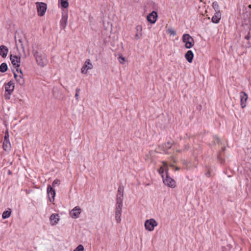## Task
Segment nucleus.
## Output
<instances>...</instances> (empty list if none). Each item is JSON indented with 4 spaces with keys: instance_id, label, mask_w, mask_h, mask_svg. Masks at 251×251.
I'll return each mask as SVG.
<instances>
[{
    "instance_id": "obj_1",
    "label": "nucleus",
    "mask_w": 251,
    "mask_h": 251,
    "mask_svg": "<svg viewBox=\"0 0 251 251\" xmlns=\"http://www.w3.org/2000/svg\"><path fill=\"white\" fill-rule=\"evenodd\" d=\"M118 193L116 205L115 220L117 223H120L121 221V216L123 207V194H121L120 189L118 190Z\"/></svg>"
},
{
    "instance_id": "obj_2",
    "label": "nucleus",
    "mask_w": 251,
    "mask_h": 251,
    "mask_svg": "<svg viewBox=\"0 0 251 251\" xmlns=\"http://www.w3.org/2000/svg\"><path fill=\"white\" fill-rule=\"evenodd\" d=\"M162 177L163 178V181L165 185L168 187L172 188H174L176 187V183L175 180L171 177L168 174H166V175H162Z\"/></svg>"
},
{
    "instance_id": "obj_3",
    "label": "nucleus",
    "mask_w": 251,
    "mask_h": 251,
    "mask_svg": "<svg viewBox=\"0 0 251 251\" xmlns=\"http://www.w3.org/2000/svg\"><path fill=\"white\" fill-rule=\"evenodd\" d=\"M60 183V180L58 179H55L53 181L52 183V187L50 186H48V195H51V198H50V202H53L54 201V197L55 196V191L53 188V187H55L56 186H58Z\"/></svg>"
},
{
    "instance_id": "obj_4",
    "label": "nucleus",
    "mask_w": 251,
    "mask_h": 251,
    "mask_svg": "<svg viewBox=\"0 0 251 251\" xmlns=\"http://www.w3.org/2000/svg\"><path fill=\"white\" fill-rule=\"evenodd\" d=\"M157 225V222L154 219L147 220L144 224L145 229L149 231H153Z\"/></svg>"
},
{
    "instance_id": "obj_5",
    "label": "nucleus",
    "mask_w": 251,
    "mask_h": 251,
    "mask_svg": "<svg viewBox=\"0 0 251 251\" xmlns=\"http://www.w3.org/2000/svg\"><path fill=\"white\" fill-rule=\"evenodd\" d=\"M182 41L187 49H190L194 45L193 38L188 34H185L182 36Z\"/></svg>"
},
{
    "instance_id": "obj_6",
    "label": "nucleus",
    "mask_w": 251,
    "mask_h": 251,
    "mask_svg": "<svg viewBox=\"0 0 251 251\" xmlns=\"http://www.w3.org/2000/svg\"><path fill=\"white\" fill-rule=\"evenodd\" d=\"M36 5L38 15L43 16L47 9V4L44 2H37L36 3Z\"/></svg>"
},
{
    "instance_id": "obj_7",
    "label": "nucleus",
    "mask_w": 251,
    "mask_h": 251,
    "mask_svg": "<svg viewBox=\"0 0 251 251\" xmlns=\"http://www.w3.org/2000/svg\"><path fill=\"white\" fill-rule=\"evenodd\" d=\"M16 72L18 73H20V75H18L15 72H14V77L20 85H23L25 83V80L23 77L22 71L21 69L17 68Z\"/></svg>"
},
{
    "instance_id": "obj_8",
    "label": "nucleus",
    "mask_w": 251,
    "mask_h": 251,
    "mask_svg": "<svg viewBox=\"0 0 251 251\" xmlns=\"http://www.w3.org/2000/svg\"><path fill=\"white\" fill-rule=\"evenodd\" d=\"M93 68V65L91 62L90 59H87L84 63V65L81 69V72L82 74H86L89 70H91Z\"/></svg>"
},
{
    "instance_id": "obj_9",
    "label": "nucleus",
    "mask_w": 251,
    "mask_h": 251,
    "mask_svg": "<svg viewBox=\"0 0 251 251\" xmlns=\"http://www.w3.org/2000/svg\"><path fill=\"white\" fill-rule=\"evenodd\" d=\"M81 212V209L79 206L75 207L70 212V215L72 218L76 219L79 217Z\"/></svg>"
},
{
    "instance_id": "obj_10",
    "label": "nucleus",
    "mask_w": 251,
    "mask_h": 251,
    "mask_svg": "<svg viewBox=\"0 0 251 251\" xmlns=\"http://www.w3.org/2000/svg\"><path fill=\"white\" fill-rule=\"evenodd\" d=\"M36 61L39 65L41 67L46 66L47 60L45 55L39 54L36 57Z\"/></svg>"
},
{
    "instance_id": "obj_11",
    "label": "nucleus",
    "mask_w": 251,
    "mask_h": 251,
    "mask_svg": "<svg viewBox=\"0 0 251 251\" xmlns=\"http://www.w3.org/2000/svg\"><path fill=\"white\" fill-rule=\"evenodd\" d=\"M240 98L241 106L242 108H244L246 106V102L248 99V95L242 91L240 93Z\"/></svg>"
},
{
    "instance_id": "obj_12",
    "label": "nucleus",
    "mask_w": 251,
    "mask_h": 251,
    "mask_svg": "<svg viewBox=\"0 0 251 251\" xmlns=\"http://www.w3.org/2000/svg\"><path fill=\"white\" fill-rule=\"evenodd\" d=\"M157 13L155 11H152L147 16V20L151 24H154L157 20Z\"/></svg>"
},
{
    "instance_id": "obj_13",
    "label": "nucleus",
    "mask_w": 251,
    "mask_h": 251,
    "mask_svg": "<svg viewBox=\"0 0 251 251\" xmlns=\"http://www.w3.org/2000/svg\"><path fill=\"white\" fill-rule=\"evenodd\" d=\"M10 60L11 61V63L13 66H16L18 68L20 66V57H18L17 55H10Z\"/></svg>"
},
{
    "instance_id": "obj_14",
    "label": "nucleus",
    "mask_w": 251,
    "mask_h": 251,
    "mask_svg": "<svg viewBox=\"0 0 251 251\" xmlns=\"http://www.w3.org/2000/svg\"><path fill=\"white\" fill-rule=\"evenodd\" d=\"M60 218L58 214H53L50 217V224L51 226H55L58 224Z\"/></svg>"
},
{
    "instance_id": "obj_15",
    "label": "nucleus",
    "mask_w": 251,
    "mask_h": 251,
    "mask_svg": "<svg viewBox=\"0 0 251 251\" xmlns=\"http://www.w3.org/2000/svg\"><path fill=\"white\" fill-rule=\"evenodd\" d=\"M162 163L163 164V165L162 166L160 167V168L159 169L158 172H159V173L161 176L162 175H165V176L166 174H168V164H167V162L166 161H163Z\"/></svg>"
},
{
    "instance_id": "obj_16",
    "label": "nucleus",
    "mask_w": 251,
    "mask_h": 251,
    "mask_svg": "<svg viewBox=\"0 0 251 251\" xmlns=\"http://www.w3.org/2000/svg\"><path fill=\"white\" fill-rule=\"evenodd\" d=\"M135 29L136 30V33L135 35V39L136 40H139L142 37L143 35L142 26L140 25H137L135 27Z\"/></svg>"
},
{
    "instance_id": "obj_17",
    "label": "nucleus",
    "mask_w": 251,
    "mask_h": 251,
    "mask_svg": "<svg viewBox=\"0 0 251 251\" xmlns=\"http://www.w3.org/2000/svg\"><path fill=\"white\" fill-rule=\"evenodd\" d=\"M68 23V15L63 14L62 16L60 22V26L62 28L64 29Z\"/></svg>"
},
{
    "instance_id": "obj_18",
    "label": "nucleus",
    "mask_w": 251,
    "mask_h": 251,
    "mask_svg": "<svg viewBox=\"0 0 251 251\" xmlns=\"http://www.w3.org/2000/svg\"><path fill=\"white\" fill-rule=\"evenodd\" d=\"M5 92L6 93H9V94H12V92L14 89V83L11 81L8 82L7 83L5 84Z\"/></svg>"
},
{
    "instance_id": "obj_19",
    "label": "nucleus",
    "mask_w": 251,
    "mask_h": 251,
    "mask_svg": "<svg viewBox=\"0 0 251 251\" xmlns=\"http://www.w3.org/2000/svg\"><path fill=\"white\" fill-rule=\"evenodd\" d=\"M221 18V13L220 11H216L214 15L212 18V21L216 24L219 22Z\"/></svg>"
},
{
    "instance_id": "obj_20",
    "label": "nucleus",
    "mask_w": 251,
    "mask_h": 251,
    "mask_svg": "<svg viewBox=\"0 0 251 251\" xmlns=\"http://www.w3.org/2000/svg\"><path fill=\"white\" fill-rule=\"evenodd\" d=\"M8 49L7 47L4 45L0 46V54L3 58H5L7 55Z\"/></svg>"
},
{
    "instance_id": "obj_21",
    "label": "nucleus",
    "mask_w": 251,
    "mask_h": 251,
    "mask_svg": "<svg viewBox=\"0 0 251 251\" xmlns=\"http://www.w3.org/2000/svg\"><path fill=\"white\" fill-rule=\"evenodd\" d=\"M194 57V54L193 52L189 50L187 51V52L185 54V57L186 59L188 61L189 63H192L193 61Z\"/></svg>"
},
{
    "instance_id": "obj_22",
    "label": "nucleus",
    "mask_w": 251,
    "mask_h": 251,
    "mask_svg": "<svg viewBox=\"0 0 251 251\" xmlns=\"http://www.w3.org/2000/svg\"><path fill=\"white\" fill-rule=\"evenodd\" d=\"M3 149L6 151H9L11 149V144L9 140H3Z\"/></svg>"
},
{
    "instance_id": "obj_23",
    "label": "nucleus",
    "mask_w": 251,
    "mask_h": 251,
    "mask_svg": "<svg viewBox=\"0 0 251 251\" xmlns=\"http://www.w3.org/2000/svg\"><path fill=\"white\" fill-rule=\"evenodd\" d=\"M7 69H8V67H7L6 63H2L0 65V72L4 73L6 71H7Z\"/></svg>"
},
{
    "instance_id": "obj_24",
    "label": "nucleus",
    "mask_w": 251,
    "mask_h": 251,
    "mask_svg": "<svg viewBox=\"0 0 251 251\" xmlns=\"http://www.w3.org/2000/svg\"><path fill=\"white\" fill-rule=\"evenodd\" d=\"M60 4L62 7L66 8L69 6L68 0H60Z\"/></svg>"
},
{
    "instance_id": "obj_25",
    "label": "nucleus",
    "mask_w": 251,
    "mask_h": 251,
    "mask_svg": "<svg viewBox=\"0 0 251 251\" xmlns=\"http://www.w3.org/2000/svg\"><path fill=\"white\" fill-rule=\"evenodd\" d=\"M11 211H5L2 213V218L3 219H7L9 218L10 216L11 215Z\"/></svg>"
},
{
    "instance_id": "obj_26",
    "label": "nucleus",
    "mask_w": 251,
    "mask_h": 251,
    "mask_svg": "<svg viewBox=\"0 0 251 251\" xmlns=\"http://www.w3.org/2000/svg\"><path fill=\"white\" fill-rule=\"evenodd\" d=\"M172 144L169 142L164 144L163 146L164 150L165 151L166 150L171 148V147H172Z\"/></svg>"
},
{
    "instance_id": "obj_27",
    "label": "nucleus",
    "mask_w": 251,
    "mask_h": 251,
    "mask_svg": "<svg viewBox=\"0 0 251 251\" xmlns=\"http://www.w3.org/2000/svg\"><path fill=\"white\" fill-rule=\"evenodd\" d=\"M167 32L169 34H170V35L173 36H175L176 34V31L174 30V29H173L172 28H170L168 29Z\"/></svg>"
},
{
    "instance_id": "obj_28",
    "label": "nucleus",
    "mask_w": 251,
    "mask_h": 251,
    "mask_svg": "<svg viewBox=\"0 0 251 251\" xmlns=\"http://www.w3.org/2000/svg\"><path fill=\"white\" fill-rule=\"evenodd\" d=\"M84 247L82 245H78L74 251H84Z\"/></svg>"
},
{
    "instance_id": "obj_29",
    "label": "nucleus",
    "mask_w": 251,
    "mask_h": 251,
    "mask_svg": "<svg viewBox=\"0 0 251 251\" xmlns=\"http://www.w3.org/2000/svg\"><path fill=\"white\" fill-rule=\"evenodd\" d=\"M212 6L216 11H218V10L219 5L217 2H213Z\"/></svg>"
},
{
    "instance_id": "obj_30",
    "label": "nucleus",
    "mask_w": 251,
    "mask_h": 251,
    "mask_svg": "<svg viewBox=\"0 0 251 251\" xmlns=\"http://www.w3.org/2000/svg\"><path fill=\"white\" fill-rule=\"evenodd\" d=\"M118 59H119V61L120 63H121L122 64H124L125 63V58L124 57L120 56L118 58Z\"/></svg>"
},
{
    "instance_id": "obj_31",
    "label": "nucleus",
    "mask_w": 251,
    "mask_h": 251,
    "mask_svg": "<svg viewBox=\"0 0 251 251\" xmlns=\"http://www.w3.org/2000/svg\"><path fill=\"white\" fill-rule=\"evenodd\" d=\"M9 133H8V131L7 130L5 133V135H4V140H9Z\"/></svg>"
},
{
    "instance_id": "obj_32",
    "label": "nucleus",
    "mask_w": 251,
    "mask_h": 251,
    "mask_svg": "<svg viewBox=\"0 0 251 251\" xmlns=\"http://www.w3.org/2000/svg\"><path fill=\"white\" fill-rule=\"evenodd\" d=\"M11 94H9V93H7L5 94V98L7 100H9L10 98V95Z\"/></svg>"
},
{
    "instance_id": "obj_33",
    "label": "nucleus",
    "mask_w": 251,
    "mask_h": 251,
    "mask_svg": "<svg viewBox=\"0 0 251 251\" xmlns=\"http://www.w3.org/2000/svg\"><path fill=\"white\" fill-rule=\"evenodd\" d=\"M79 95H78V94L77 93H76L75 95V97L76 99H77V98L78 97Z\"/></svg>"
},
{
    "instance_id": "obj_34",
    "label": "nucleus",
    "mask_w": 251,
    "mask_h": 251,
    "mask_svg": "<svg viewBox=\"0 0 251 251\" xmlns=\"http://www.w3.org/2000/svg\"><path fill=\"white\" fill-rule=\"evenodd\" d=\"M245 38L247 40H249L250 39L249 36L247 35L245 37Z\"/></svg>"
},
{
    "instance_id": "obj_35",
    "label": "nucleus",
    "mask_w": 251,
    "mask_h": 251,
    "mask_svg": "<svg viewBox=\"0 0 251 251\" xmlns=\"http://www.w3.org/2000/svg\"><path fill=\"white\" fill-rule=\"evenodd\" d=\"M176 171H178V170H179V168L178 167H176Z\"/></svg>"
},
{
    "instance_id": "obj_36",
    "label": "nucleus",
    "mask_w": 251,
    "mask_h": 251,
    "mask_svg": "<svg viewBox=\"0 0 251 251\" xmlns=\"http://www.w3.org/2000/svg\"><path fill=\"white\" fill-rule=\"evenodd\" d=\"M146 160H149V158L147 156L146 157Z\"/></svg>"
},
{
    "instance_id": "obj_37",
    "label": "nucleus",
    "mask_w": 251,
    "mask_h": 251,
    "mask_svg": "<svg viewBox=\"0 0 251 251\" xmlns=\"http://www.w3.org/2000/svg\"><path fill=\"white\" fill-rule=\"evenodd\" d=\"M216 142H217L218 143V142H219V139L218 138H217V139H216Z\"/></svg>"
},
{
    "instance_id": "obj_38",
    "label": "nucleus",
    "mask_w": 251,
    "mask_h": 251,
    "mask_svg": "<svg viewBox=\"0 0 251 251\" xmlns=\"http://www.w3.org/2000/svg\"><path fill=\"white\" fill-rule=\"evenodd\" d=\"M169 166L170 167H174V165L172 164H170Z\"/></svg>"
},
{
    "instance_id": "obj_39",
    "label": "nucleus",
    "mask_w": 251,
    "mask_h": 251,
    "mask_svg": "<svg viewBox=\"0 0 251 251\" xmlns=\"http://www.w3.org/2000/svg\"><path fill=\"white\" fill-rule=\"evenodd\" d=\"M249 7L250 8H251V5H249Z\"/></svg>"
},
{
    "instance_id": "obj_40",
    "label": "nucleus",
    "mask_w": 251,
    "mask_h": 251,
    "mask_svg": "<svg viewBox=\"0 0 251 251\" xmlns=\"http://www.w3.org/2000/svg\"><path fill=\"white\" fill-rule=\"evenodd\" d=\"M19 42H20V43H22V41H21V40H19Z\"/></svg>"
},
{
    "instance_id": "obj_41",
    "label": "nucleus",
    "mask_w": 251,
    "mask_h": 251,
    "mask_svg": "<svg viewBox=\"0 0 251 251\" xmlns=\"http://www.w3.org/2000/svg\"><path fill=\"white\" fill-rule=\"evenodd\" d=\"M250 151L251 153V149H250Z\"/></svg>"
},
{
    "instance_id": "obj_42",
    "label": "nucleus",
    "mask_w": 251,
    "mask_h": 251,
    "mask_svg": "<svg viewBox=\"0 0 251 251\" xmlns=\"http://www.w3.org/2000/svg\"><path fill=\"white\" fill-rule=\"evenodd\" d=\"M173 161H174V162H176L175 160H174V159H173Z\"/></svg>"
}]
</instances>
